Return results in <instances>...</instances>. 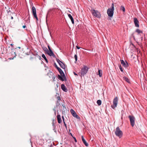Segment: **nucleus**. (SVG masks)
I'll return each mask as SVG.
<instances>
[{"mask_svg": "<svg viewBox=\"0 0 147 147\" xmlns=\"http://www.w3.org/2000/svg\"><path fill=\"white\" fill-rule=\"evenodd\" d=\"M71 136H72V134H71Z\"/></svg>", "mask_w": 147, "mask_h": 147, "instance_id": "46", "label": "nucleus"}, {"mask_svg": "<svg viewBox=\"0 0 147 147\" xmlns=\"http://www.w3.org/2000/svg\"><path fill=\"white\" fill-rule=\"evenodd\" d=\"M74 139L75 142H77V141L76 140V138L75 137H74Z\"/></svg>", "mask_w": 147, "mask_h": 147, "instance_id": "38", "label": "nucleus"}, {"mask_svg": "<svg viewBox=\"0 0 147 147\" xmlns=\"http://www.w3.org/2000/svg\"><path fill=\"white\" fill-rule=\"evenodd\" d=\"M114 10V4L113 3H112L111 5V8L108 9L107 10V13L109 16L111 17L113 16Z\"/></svg>", "mask_w": 147, "mask_h": 147, "instance_id": "1", "label": "nucleus"}, {"mask_svg": "<svg viewBox=\"0 0 147 147\" xmlns=\"http://www.w3.org/2000/svg\"><path fill=\"white\" fill-rule=\"evenodd\" d=\"M13 53L14 54V55H15V56L14 57H15L16 56V53L15 52H13Z\"/></svg>", "mask_w": 147, "mask_h": 147, "instance_id": "41", "label": "nucleus"}, {"mask_svg": "<svg viewBox=\"0 0 147 147\" xmlns=\"http://www.w3.org/2000/svg\"><path fill=\"white\" fill-rule=\"evenodd\" d=\"M115 133L116 136L119 137V138H121L123 135L122 132L120 130L119 127L116 128Z\"/></svg>", "mask_w": 147, "mask_h": 147, "instance_id": "4", "label": "nucleus"}, {"mask_svg": "<svg viewBox=\"0 0 147 147\" xmlns=\"http://www.w3.org/2000/svg\"><path fill=\"white\" fill-rule=\"evenodd\" d=\"M74 75H76V76H77L78 75L75 72H74Z\"/></svg>", "mask_w": 147, "mask_h": 147, "instance_id": "40", "label": "nucleus"}, {"mask_svg": "<svg viewBox=\"0 0 147 147\" xmlns=\"http://www.w3.org/2000/svg\"><path fill=\"white\" fill-rule=\"evenodd\" d=\"M48 47L49 51L47 53V54L50 56H52L53 57H55V56L51 49L49 45L48 46Z\"/></svg>", "mask_w": 147, "mask_h": 147, "instance_id": "10", "label": "nucleus"}, {"mask_svg": "<svg viewBox=\"0 0 147 147\" xmlns=\"http://www.w3.org/2000/svg\"><path fill=\"white\" fill-rule=\"evenodd\" d=\"M101 101L100 100H98L97 101V103L99 106L101 105Z\"/></svg>", "mask_w": 147, "mask_h": 147, "instance_id": "26", "label": "nucleus"}, {"mask_svg": "<svg viewBox=\"0 0 147 147\" xmlns=\"http://www.w3.org/2000/svg\"><path fill=\"white\" fill-rule=\"evenodd\" d=\"M17 48H19V49L20 48V47H17Z\"/></svg>", "mask_w": 147, "mask_h": 147, "instance_id": "44", "label": "nucleus"}, {"mask_svg": "<svg viewBox=\"0 0 147 147\" xmlns=\"http://www.w3.org/2000/svg\"><path fill=\"white\" fill-rule=\"evenodd\" d=\"M63 77V76H61L59 74L58 75V78L60 80L62 81H64V79H63V77Z\"/></svg>", "mask_w": 147, "mask_h": 147, "instance_id": "21", "label": "nucleus"}, {"mask_svg": "<svg viewBox=\"0 0 147 147\" xmlns=\"http://www.w3.org/2000/svg\"><path fill=\"white\" fill-rule=\"evenodd\" d=\"M55 76H53V77H52V78L53 79V81H55Z\"/></svg>", "mask_w": 147, "mask_h": 147, "instance_id": "34", "label": "nucleus"}, {"mask_svg": "<svg viewBox=\"0 0 147 147\" xmlns=\"http://www.w3.org/2000/svg\"><path fill=\"white\" fill-rule=\"evenodd\" d=\"M60 66L63 69H65V64L62 62L60 64H59Z\"/></svg>", "mask_w": 147, "mask_h": 147, "instance_id": "18", "label": "nucleus"}, {"mask_svg": "<svg viewBox=\"0 0 147 147\" xmlns=\"http://www.w3.org/2000/svg\"><path fill=\"white\" fill-rule=\"evenodd\" d=\"M57 98L58 101H59L60 100V98L59 96H58L57 97Z\"/></svg>", "mask_w": 147, "mask_h": 147, "instance_id": "33", "label": "nucleus"}, {"mask_svg": "<svg viewBox=\"0 0 147 147\" xmlns=\"http://www.w3.org/2000/svg\"><path fill=\"white\" fill-rule=\"evenodd\" d=\"M91 12L92 15L95 17L98 18H100L101 17L100 13L98 11L94 9H92Z\"/></svg>", "mask_w": 147, "mask_h": 147, "instance_id": "3", "label": "nucleus"}, {"mask_svg": "<svg viewBox=\"0 0 147 147\" xmlns=\"http://www.w3.org/2000/svg\"><path fill=\"white\" fill-rule=\"evenodd\" d=\"M54 65L55 67L57 69L61 75L63 76L64 78H66L65 74L61 69L58 67L55 63L54 64Z\"/></svg>", "mask_w": 147, "mask_h": 147, "instance_id": "5", "label": "nucleus"}, {"mask_svg": "<svg viewBox=\"0 0 147 147\" xmlns=\"http://www.w3.org/2000/svg\"><path fill=\"white\" fill-rule=\"evenodd\" d=\"M10 45L12 47H13V45L12 44H10Z\"/></svg>", "mask_w": 147, "mask_h": 147, "instance_id": "42", "label": "nucleus"}, {"mask_svg": "<svg viewBox=\"0 0 147 147\" xmlns=\"http://www.w3.org/2000/svg\"><path fill=\"white\" fill-rule=\"evenodd\" d=\"M119 69H120L121 71V72H123V69H122V67L121 65H120L119 66Z\"/></svg>", "mask_w": 147, "mask_h": 147, "instance_id": "28", "label": "nucleus"}, {"mask_svg": "<svg viewBox=\"0 0 147 147\" xmlns=\"http://www.w3.org/2000/svg\"><path fill=\"white\" fill-rule=\"evenodd\" d=\"M22 27L23 28H25L26 27V25H24V26H23Z\"/></svg>", "mask_w": 147, "mask_h": 147, "instance_id": "37", "label": "nucleus"}, {"mask_svg": "<svg viewBox=\"0 0 147 147\" xmlns=\"http://www.w3.org/2000/svg\"><path fill=\"white\" fill-rule=\"evenodd\" d=\"M123 79L126 81L128 83H130L129 80L127 77H123Z\"/></svg>", "mask_w": 147, "mask_h": 147, "instance_id": "22", "label": "nucleus"}, {"mask_svg": "<svg viewBox=\"0 0 147 147\" xmlns=\"http://www.w3.org/2000/svg\"><path fill=\"white\" fill-rule=\"evenodd\" d=\"M134 22L136 27H139V21L138 19L136 18H134Z\"/></svg>", "mask_w": 147, "mask_h": 147, "instance_id": "13", "label": "nucleus"}, {"mask_svg": "<svg viewBox=\"0 0 147 147\" xmlns=\"http://www.w3.org/2000/svg\"><path fill=\"white\" fill-rule=\"evenodd\" d=\"M52 124H53V127L54 128V129H53V130L54 129L55 130V125H54V123L53 122L52 123Z\"/></svg>", "mask_w": 147, "mask_h": 147, "instance_id": "32", "label": "nucleus"}, {"mask_svg": "<svg viewBox=\"0 0 147 147\" xmlns=\"http://www.w3.org/2000/svg\"><path fill=\"white\" fill-rule=\"evenodd\" d=\"M83 142L84 144L86 146H88V144L86 142V140H85L83 136H81Z\"/></svg>", "mask_w": 147, "mask_h": 147, "instance_id": "14", "label": "nucleus"}, {"mask_svg": "<svg viewBox=\"0 0 147 147\" xmlns=\"http://www.w3.org/2000/svg\"><path fill=\"white\" fill-rule=\"evenodd\" d=\"M118 99L117 97H115L113 100V104L111 105L112 108L114 109L117 106L118 103Z\"/></svg>", "mask_w": 147, "mask_h": 147, "instance_id": "7", "label": "nucleus"}, {"mask_svg": "<svg viewBox=\"0 0 147 147\" xmlns=\"http://www.w3.org/2000/svg\"><path fill=\"white\" fill-rule=\"evenodd\" d=\"M62 119H63V123H64V126L66 128V129H67V125H66V124L65 123V121H64V117L63 116H62Z\"/></svg>", "mask_w": 147, "mask_h": 147, "instance_id": "25", "label": "nucleus"}, {"mask_svg": "<svg viewBox=\"0 0 147 147\" xmlns=\"http://www.w3.org/2000/svg\"><path fill=\"white\" fill-rule=\"evenodd\" d=\"M62 106L63 107V111H65V110H67V109L66 108V107H65V106L63 105H62Z\"/></svg>", "mask_w": 147, "mask_h": 147, "instance_id": "31", "label": "nucleus"}, {"mask_svg": "<svg viewBox=\"0 0 147 147\" xmlns=\"http://www.w3.org/2000/svg\"><path fill=\"white\" fill-rule=\"evenodd\" d=\"M42 58H43L46 61V62L47 63H48V60H47V58H46V57H45V55L44 54H42Z\"/></svg>", "mask_w": 147, "mask_h": 147, "instance_id": "23", "label": "nucleus"}, {"mask_svg": "<svg viewBox=\"0 0 147 147\" xmlns=\"http://www.w3.org/2000/svg\"><path fill=\"white\" fill-rule=\"evenodd\" d=\"M121 63L123 66L125 67H127L128 66V64L126 61L125 62L123 60H120Z\"/></svg>", "mask_w": 147, "mask_h": 147, "instance_id": "11", "label": "nucleus"}, {"mask_svg": "<svg viewBox=\"0 0 147 147\" xmlns=\"http://www.w3.org/2000/svg\"><path fill=\"white\" fill-rule=\"evenodd\" d=\"M70 112L73 117L77 118H78V117H79V116L77 115L73 109H71Z\"/></svg>", "mask_w": 147, "mask_h": 147, "instance_id": "12", "label": "nucleus"}, {"mask_svg": "<svg viewBox=\"0 0 147 147\" xmlns=\"http://www.w3.org/2000/svg\"><path fill=\"white\" fill-rule=\"evenodd\" d=\"M76 48L78 49H79L80 48V47H79L78 46H76Z\"/></svg>", "mask_w": 147, "mask_h": 147, "instance_id": "36", "label": "nucleus"}, {"mask_svg": "<svg viewBox=\"0 0 147 147\" xmlns=\"http://www.w3.org/2000/svg\"><path fill=\"white\" fill-rule=\"evenodd\" d=\"M48 47L49 51L47 53V54L50 56H52L53 57H55V56L51 49L49 45L48 46Z\"/></svg>", "mask_w": 147, "mask_h": 147, "instance_id": "9", "label": "nucleus"}, {"mask_svg": "<svg viewBox=\"0 0 147 147\" xmlns=\"http://www.w3.org/2000/svg\"><path fill=\"white\" fill-rule=\"evenodd\" d=\"M33 59V57H30V60H31L32 59Z\"/></svg>", "mask_w": 147, "mask_h": 147, "instance_id": "39", "label": "nucleus"}, {"mask_svg": "<svg viewBox=\"0 0 147 147\" xmlns=\"http://www.w3.org/2000/svg\"><path fill=\"white\" fill-rule=\"evenodd\" d=\"M57 120L58 123H60L61 122V116L60 115H57Z\"/></svg>", "mask_w": 147, "mask_h": 147, "instance_id": "16", "label": "nucleus"}, {"mask_svg": "<svg viewBox=\"0 0 147 147\" xmlns=\"http://www.w3.org/2000/svg\"><path fill=\"white\" fill-rule=\"evenodd\" d=\"M43 50L45 51V53H47H47L49 52V51L48 49L46 47H44L43 48Z\"/></svg>", "mask_w": 147, "mask_h": 147, "instance_id": "24", "label": "nucleus"}, {"mask_svg": "<svg viewBox=\"0 0 147 147\" xmlns=\"http://www.w3.org/2000/svg\"><path fill=\"white\" fill-rule=\"evenodd\" d=\"M89 68L86 65H84L81 69L80 74L81 76H84L87 73Z\"/></svg>", "mask_w": 147, "mask_h": 147, "instance_id": "2", "label": "nucleus"}, {"mask_svg": "<svg viewBox=\"0 0 147 147\" xmlns=\"http://www.w3.org/2000/svg\"><path fill=\"white\" fill-rule=\"evenodd\" d=\"M74 58L75 60V63L77 61V56L76 55H74Z\"/></svg>", "mask_w": 147, "mask_h": 147, "instance_id": "29", "label": "nucleus"}, {"mask_svg": "<svg viewBox=\"0 0 147 147\" xmlns=\"http://www.w3.org/2000/svg\"><path fill=\"white\" fill-rule=\"evenodd\" d=\"M56 60L57 62H58L59 64H60L62 62L59 59H56Z\"/></svg>", "mask_w": 147, "mask_h": 147, "instance_id": "30", "label": "nucleus"}, {"mask_svg": "<svg viewBox=\"0 0 147 147\" xmlns=\"http://www.w3.org/2000/svg\"><path fill=\"white\" fill-rule=\"evenodd\" d=\"M98 75H99V76L100 77H101L102 76V72L101 70H98Z\"/></svg>", "mask_w": 147, "mask_h": 147, "instance_id": "20", "label": "nucleus"}, {"mask_svg": "<svg viewBox=\"0 0 147 147\" xmlns=\"http://www.w3.org/2000/svg\"><path fill=\"white\" fill-rule=\"evenodd\" d=\"M32 14L35 18L36 20V21L38 20V18L37 17L36 11L35 8L34 6H33L32 7Z\"/></svg>", "mask_w": 147, "mask_h": 147, "instance_id": "8", "label": "nucleus"}, {"mask_svg": "<svg viewBox=\"0 0 147 147\" xmlns=\"http://www.w3.org/2000/svg\"><path fill=\"white\" fill-rule=\"evenodd\" d=\"M39 58H41V57H40H40H39Z\"/></svg>", "mask_w": 147, "mask_h": 147, "instance_id": "45", "label": "nucleus"}, {"mask_svg": "<svg viewBox=\"0 0 147 147\" xmlns=\"http://www.w3.org/2000/svg\"><path fill=\"white\" fill-rule=\"evenodd\" d=\"M68 17H69V18L71 20L72 23L73 24H74V19L71 16V15L70 14H68Z\"/></svg>", "mask_w": 147, "mask_h": 147, "instance_id": "17", "label": "nucleus"}, {"mask_svg": "<svg viewBox=\"0 0 147 147\" xmlns=\"http://www.w3.org/2000/svg\"><path fill=\"white\" fill-rule=\"evenodd\" d=\"M11 19H12V20H13V17H12V16H11Z\"/></svg>", "mask_w": 147, "mask_h": 147, "instance_id": "43", "label": "nucleus"}, {"mask_svg": "<svg viewBox=\"0 0 147 147\" xmlns=\"http://www.w3.org/2000/svg\"><path fill=\"white\" fill-rule=\"evenodd\" d=\"M7 11L8 13V14H9V12H10V10H7Z\"/></svg>", "mask_w": 147, "mask_h": 147, "instance_id": "35", "label": "nucleus"}, {"mask_svg": "<svg viewBox=\"0 0 147 147\" xmlns=\"http://www.w3.org/2000/svg\"><path fill=\"white\" fill-rule=\"evenodd\" d=\"M120 9L121 10H122L124 12L125 11V8L123 6H121V7Z\"/></svg>", "mask_w": 147, "mask_h": 147, "instance_id": "27", "label": "nucleus"}, {"mask_svg": "<svg viewBox=\"0 0 147 147\" xmlns=\"http://www.w3.org/2000/svg\"><path fill=\"white\" fill-rule=\"evenodd\" d=\"M128 117L129 119L131 125L133 127L135 124V118L133 116L129 115Z\"/></svg>", "mask_w": 147, "mask_h": 147, "instance_id": "6", "label": "nucleus"}, {"mask_svg": "<svg viewBox=\"0 0 147 147\" xmlns=\"http://www.w3.org/2000/svg\"><path fill=\"white\" fill-rule=\"evenodd\" d=\"M61 89L64 92H67V88L64 84H62L61 85Z\"/></svg>", "mask_w": 147, "mask_h": 147, "instance_id": "15", "label": "nucleus"}, {"mask_svg": "<svg viewBox=\"0 0 147 147\" xmlns=\"http://www.w3.org/2000/svg\"><path fill=\"white\" fill-rule=\"evenodd\" d=\"M136 32L139 34L140 33H143L142 31L140 30L139 29H137L136 30Z\"/></svg>", "mask_w": 147, "mask_h": 147, "instance_id": "19", "label": "nucleus"}]
</instances>
